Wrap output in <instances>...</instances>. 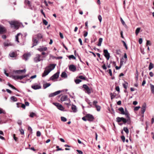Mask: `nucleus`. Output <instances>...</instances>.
I'll return each mask as SVG.
<instances>
[{"mask_svg": "<svg viewBox=\"0 0 154 154\" xmlns=\"http://www.w3.org/2000/svg\"><path fill=\"white\" fill-rule=\"evenodd\" d=\"M60 72H57L50 78V79L53 80L58 78Z\"/></svg>", "mask_w": 154, "mask_h": 154, "instance_id": "obj_7", "label": "nucleus"}, {"mask_svg": "<svg viewBox=\"0 0 154 154\" xmlns=\"http://www.w3.org/2000/svg\"><path fill=\"white\" fill-rule=\"evenodd\" d=\"M103 41V38H100L99 39V42L97 44V45L100 46L101 45V43Z\"/></svg>", "mask_w": 154, "mask_h": 154, "instance_id": "obj_33", "label": "nucleus"}, {"mask_svg": "<svg viewBox=\"0 0 154 154\" xmlns=\"http://www.w3.org/2000/svg\"><path fill=\"white\" fill-rule=\"evenodd\" d=\"M68 58L69 60H71V59H76L75 57L72 55L69 56Z\"/></svg>", "mask_w": 154, "mask_h": 154, "instance_id": "obj_40", "label": "nucleus"}, {"mask_svg": "<svg viewBox=\"0 0 154 154\" xmlns=\"http://www.w3.org/2000/svg\"><path fill=\"white\" fill-rule=\"evenodd\" d=\"M104 55L106 59L107 60H108L110 58V54L108 52L107 50L104 49L103 50Z\"/></svg>", "mask_w": 154, "mask_h": 154, "instance_id": "obj_6", "label": "nucleus"}, {"mask_svg": "<svg viewBox=\"0 0 154 154\" xmlns=\"http://www.w3.org/2000/svg\"><path fill=\"white\" fill-rule=\"evenodd\" d=\"M31 55L30 53H27L26 54H25L23 56V58L26 61L27 60L28 58Z\"/></svg>", "mask_w": 154, "mask_h": 154, "instance_id": "obj_13", "label": "nucleus"}, {"mask_svg": "<svg viewBox=\"0 0 154 154\" xmlns=\"http://www.w3.org/2000/svg\"><path fill=\"white\" fill-rule=\"evenodd\" d=\"M107 72H108V73L109 74L110 76H112V73L111 69H109L108 71H107Z\"/></svg>", "mask_w": 154, "mask_h": 154, "instance_id": "obj_47", "label": "nucleus"}, {"mask_svg": "<svg viewBox=\"0 0 154 154\" xmlns=\"http://www.w3.org/2000/svg\"><path fill=\"white\" fill-rule=\"evenodd\" d=\"M146 46H148V45H151V43L150 41L149 40H147L146 43Z\"/></svg>", "mask_w": 154, "mask_h": 154, "instance_id": "obj_53", "label": "nucleus"}, {"mask_svg": "<svg viewBox=\"0 0 154 154\" xmlns=\"http://www.w3.org/2000/svg\"><path fill=\"white\" fill-rule=\"evenodd\" d=\"M140 30V28L138 27L137 28L136 30L135 33L136 35H138Z\"/></svg>", "mask_w": 154, "mask_h": 154, "instance_id": "obj_35", "label": "nucleus"}, {"mask_svg": "<svg viewBox=\"0 0 154 154\" xmlns=\"http://www.w3.org/2000/svg\"><path fill=\"white\" fill-rule=\"evenodd\" d=\"M53 104L56 106H62V105L61 104H60L57 103H53Z\"/></svg>", "mask_w": 154, "mask_h": 154, "instance_id": "obj_51", "label": "nucleus"}, {"mask_svg": "<svg viewBox=\"0 0 154 154\" xmlns=\"http://www.w3.org/2000/svg\"><path fill=\"white\" fill-rule=\"evenodd\" d=\"M8 23L11 25V27L14 29H17L19 28L18 25V23L15 20H11L8 21Z\"/></svg>", "mask_w": 154, "mask_h": 154, "instance_id": "obj_1", "label": "nucleus"}, {"mask_svg": "<svg viewBox=\"0 0 154 154\" xmlns=\"http://www.w3.org/2000/svg\"><path fill=\"white\" fill-rule=\"evenodd\" d=\"M26 77V75H12V77L13 79H15V80L17 79H20V80H22L23 78Z\"/></svg>", "mask_w": 154, "mask_h": 154, "instance_id": "obj_5", "label": "nucleus"}, {"mask_svg": "<svg viewBox=\"0 0 154 154\" xmlns=\"http://www.w3.org/2000/svg\"><path fill=\"white\" fill-rule=\"evenodd\" d=\"M76 107V106H72V109L73 112H77V109Z\"/></svg>", "mask_w": 154, "mask_h": 154, "instance_id": "obj_34", "label": "nucleus"}, {"mask_svg": "<svg viewBox=\"0 0 154 154\" xmlns=\"http://www.w3.org/2000/svg\"><path fill=\"white\" fill-rule=\"evenodd\" d=\"M69 70L73 72H74L76 70V67L74 65H73V64L70 65L69 66Z\"/></svg>", "mask_w": 154, "mask_h": 154, "instance_id": "obj_11", "label": "nucleus"}, {"mask_svg": "<svg viewBox=\"0 0 154 154\" xmlns=\"http://www.w3.org/2000/svg\"><path fill=\"white\" fill-rule=\"evenodd\" d=\"M122 121L123 122L124 124H125L127 122H128V124H129L130 122V121L128 120L127 119H126L123 117H122Z\"/></svg>", "mask_w": 154, "mask_h": 154, "instance_id": "obj_21", "label": "nucleus"}, {"mask_svg": "<svg viewBox=\"0 0 154 154\" xmlns=\"http://www.w3.org/2000/svg\"><path fill=\"white\" fill-rule=\"evenodd\" d=\"M7 85L9 87H10L12 88L17 90L18 92H20L15 87H14L12 85H11L9 82H8Z\"/></svg>", "mask_w": 154, "mask_h": 154, "instance_id": "obj_19", "label": "nucleus"}, {"mask_svg": "<svg viewBox=\"0 0 154 154\" xmlns=\"http://www.w3.org/2000/svg\"><path fill=\"white\" fill-rule=\"evenodd\" d=\"M56 148H57V149H56V151H58L60 150H63V149L61 148H59V146H57Z\"/></svg>", "mask_w": 154, "mask_h": 154, "instance_id": "obj_57", "label": "nucleus"}, {"mask_svg": "<svg viewBox=\"0 0 154 154\" xmlns=\"http://www.w3.org/2000/svg\"><path fill=\"white\" fill-rule=\"evenodd\" d=\"M20 35H21L20 33H18L15 36V41L17 42L18 43L19 42V41L18 36Z\"/></svg>", "mask_w": 154, "mask_h": 154, "instance_id": "obj_25", "label": "nucleus"}, {"mask_svg": "<svg viewBox=\"0 0 154 154\" xmlns=\"http://www.w3.org/2000/svg\"><path fill=\"white\" fill-rule=\"evenodd\" d=\"M128 85V83L127 82H126L125 84H123V87L125 89L127 88Z\"/></svg>", "mask_w": 154, "mask_h": 154, "instance_id": "obj_45", "label": "nucleus"}, {"mask_svg": "<svg viewBox=\"0 0 154 154\" xmlns=\"http://www.w3.org/2000/svg\"><path fill=\"white\" fill-rule=\"evenodd\" d=\"M119 110L121 112V114H124L125 112L124 111V109L122 107H120L119 109Z\"/></svg>", "mask_w": 154, "mask_h": 154, "instance_id": "obj_30", "label": "nucleus"}, {"mask_svg": "<svg viewBox=\"0 0 154 154\" xmlns=\"http://www.w3.org/2000/svg\"><path fill=\"white\" fill-rule=\"evenodd\" d=\"M123 130L124 131L126 132V134H128L129 133V130L127 127H124L123 128Z\"/></svg>", "mask_w": 154, "mask_h": 154, "instance_id": "obj_36", "label": "nucleus"}, {"mask_svg": "<svg viewBox=\"0 0 154 154\" xmlns=\"http://www.w3.org/2000/svg\"><path fill=\"white\" fill-rule=\"evenodd\" d=\"M61 100L62 102L66 101H67L68 103H69V101L68 100L67 97L66 95L62 96L61 98Z\"/></svg>", "mask_w": 154, "mask_h": 154, "instance_id": "obj_12", "label": "nucleus"}, {"mask_svg": "<svg viewBox=\"0 0 154 154\" xmlns=\"http://www.w3.org/2000/svg\"><path fill=\"white\" fill-rule=\"evenodd\" d=\"M140 108V106H136L134 108V111H137Z\"/></svg>", "mask_w": 154, "mask_h": 154, "instance_id": "obj_61", "label": "nucleus"}, {"mask_svg": "<svg viewBox=\"0 0 154 154\" xmlns=\"http://www.w3.org/2000/svg\"><path fill=\"white\" fill-rule=\"evenodd\" d=\"M121 139L122 140L123 142H124L125 141V137L124 135L122 136H121Z\"/></svg>", "mask_w": 154, "mask_h": 154, "instance_id": "obj_52", "label": "nucleus"}, {"mask_svg": "<svg viewBox=\"0 0 154 154\" xmlns=\"http://www.w3.org/2000/svg\"><path fill=\"white\" fill-rule=\"evenodd\" d=\"M48 69H47V70H45L44 71V73L42 74V76L44 77L47 75L48 74V73L50 72Z\"/></svg>", "mask_w": 154, "mask_h": 154, "instance_id": "obj_20", "label": "nucleus"}, {"mask_svg": "<svg viewBox=\"0 0 154 154\" xmlns=\"http://www.w3.org/2000/svg\"><path fill=\"white\" fill-rule=\"evenodd\" d=\"M13 138H14V140L16 141H17V139H18V138L17 137H15V134H13Z\"/></svg>", "mask_w": 154, "mask_h": 154, "instance_id": "obj_54", "label": "nucleus"}, {"mask_svg": "<svg viewBox=\"0 0 154 154\" xmlns=\"http://www.w3.org/2000/svg\"><path fill=\"white\" fill-rule=\"evenodd\" d=\"M38 34H37L36 35H34L33 36L32 38V46L31 47V48L33 47L34 46H36L38 43Z\"/></svg>", "mask_w": 154, "mask_h": 154, "instance_id": "obj_2", "label": "nucleus"}, {"mask_svg": "<svg viewBox=\"0 0 154 154\" xmlns=\"http://www.w3.org/2000/svg\"><path fill=\"white\" fill-rule=\"evenodd\" d=\"M41 52V56H42V57H45L48 55L46 53V52H45L44 51H42ZM40 55H39V61H40L41 60L40 59Z\"/></svg>", "mask_w": 154, "mask_h": 154, "instance_id": "obj_22", "label": "nucleus"}, {"mask_svg": "<svg viewBox=\"0 0 154 154\" xmlns=\"http://www.w3.org/2000/svg\"><path fill=\"white\" fill-rule=\"evenodd\" d=\"M51 84L50 83H46L43 84V88L46 89L51 85Z\"/></svg>", "mask_w": 154, "mask_h": 154, "instance_id": "obj_18", "label": "nucleus"}, {"mask_svg": "<svg viewBox=\"0 0 154 154\" xmlns=\"http://www.w3.org/2000/svg\"><path fill=\"white\" fill-rule=\"evenodd\" d=\"M79 78L80 79H83V80H85V77L82 76V75H80L79 76Z\"/></svg>", "mask_w": 154, "mask_h": 154, "instance_id": "obj_60", "label": "nucleus"}, {"mask_svg": "<svg viewBox=\"0 0 154 154\" xmlns=\"http://www.w3.org/2000/svg\"><path fill=\"white\" fill-rule=\"evenodd\" d=\"M83 88H84V91H85V92L88 94L91 93L92 88H89L86 85L84 84L83 85Z\"/></svg>", "mask_w": 154, "mask_h": 154, "instance_id": "obj_3", "label": "nucleus"}, {"mask_svg": "<svg viewBox=\"0 0 154 154\" xmlns=\"http://www.w3.org/2000/svg\"><path fill=\"white\" fill-rule=\"evenodd\" d=\"M47 49V48L46 47L44 46H40L39 48V51L40 52L44 51H46Z\"/></svg>", "mask_w": 154, "mask_h": 154, "instance_id": "obj_16", "label": "nucleus"}, {"mask_svg": "<svg viewBox=\"0 0 154 154\" xmlns=\"http://www.w3.org/2000/svg\"><path fill=\"white\" fill-rule=\"evenodd\" d=\"M122 65V61H121L120 62V66H116V69L118 70V69H120Z\"/></svg>", "mask_w": 154, "mask_h": 154, "instance_id": "obj_38", "label": "nucleus"}, {"mask_svg": "<svg viewBox=\"0 0 154 154\" xmlns=\"http://www.w3.org/2000/svg\"><path fill=\"white\" fill-rule=\"evenodd\" d=\"M56 64H51L49 65L47 67V69L50 71H51L55 68Z\"/></svg>", "mask_w": 154, "mask_h": 154, "instance_id": "obj_9", "label": "nucleus"}, {"mask_svg": "<svg viewBox=\"0 0 154 154\" xmlns=\"http://www.w3.org/2000/svg\"><path fill=\"white\" fill-rule=\"evenodd\" d=\"M29 81L30 82H31V81H32V80H31L30 79H27L25 81H21L20 82L22 83H26V81H29Z\"/></svg>", "mask_w": 154, "mask_h": 154, "instance_id": "obj_49", "label": "nucleus"}, {"mask_svg": "<svg viewBox=\"0 0 154 154\" xmlns=\"http://www.w3.org/2000/svg\"><path fill=\"white\" fill-rule=\"evenodd\" d=\"M6 29L3 26L0 25V34H2L4 32H6Z\"/></svg>", "mask_w": 154, "mask_h": 154, "instance_id": "obj_8", "label": "nucleus"}, {"mask_svg": "<svg viewBox=\"0 0 154 154\" xmlns=\"http://www.w3.org/2000/svg\"><path fill=\"white\" fill-rule=\"evenodd\" d=\"M120 19L121 21L122 24V25H124V26H126V24L125 23V22L123 20L122 18L121 17Z\"/></svg>", "mask_w": 154, "mask_h": 154, "instance_id": "obj_41", "label": "nucleus"}, {"mask_svg": "<svg viewBox=\"0 0 154 154\" xmlns=\"http://www.w3.org/2000/svg\"><path fill=\"white\" fill-rule=\"evenodd\" d=\"M126 112H125V114L124 115H125L126 117L127 118V119L131 121L130 118L129 116V114L128 113V111L126 110V109L125 108Z\"/></svg>", "mask_w": 154, "mask_h": 154, "instance_id": "obj_17", "label": "nucleus"}, {"mask_svg": "<svg viewBox=\"0 0 154 154\" xmlns=\"http://www.w3.org/2000/svg\"><path fill=\"white\" fill-rule=\"evenodd\" d=\"M29 103L27 101L25 102V104L22 103L20 106H29Z\"/></svg>", "mask_w": 154, "mask_h": 154, "instance_id": "obj_43", "label": "nucleus"}, {"mask_svg": "<svg viewBox=\"0 0 154 154\" xmlns=\"http://www.w3.org/2000/svg\"><path fill=\"white\" fill-rule=\"evenodd\" d=\"M61 76L62 78H66L67 77V75L66 73L64 72H62L61 75Z\"/></svg>", "mask_w": 154, "mask_h": 154, "instance_id": "obj_23", "label": "nucleus"}, {"mask_svg": "<svg viewBox=\"0 0 154 154\" xmlns=\"http://www.w3.org/2000/svg\"><path fill=\"white\" fill-rule=\"evenodd\" d=\"M150 85L151 92L152 94H154V85L151 84H150Z\"/></svg>", "mask_w": 154, "mask_h": 154, "instance_id": "obj_29", "label": "nucleus"}, {"mask_svg": "<svg viewBox=\"0 0 154 154\" xmlns=\"http://www.w3.org/2000/svg\"><path fill=\"white\" fill-rule=\"evenodd\" d=\"M17 123L18 125H21L22 124V122L21 120H18L17 121Z\"/></svg>", "mask_w": 154, "mask_h": 154, "instance_id": "obj_64", "label": "nucleus"}, {"mask_svg": "<svg viewBox=\"0 0 154 154\" xmlns=\"http://www.w3.org/2000/svg\"><path fill=\"white\" fill-rule=\"evenodd\" d=\"M35 115V113L34 112H31L30 113V114L29 115V116L31 117H33Z\"/></svg>", "mask_w": 154, "mask_h": 154, "instance_id": "obj_59", "label": "nucleus"}, {"mask_svg": "<svg viewBox=\"0 0 154 154\" xmlns=\"http://www.w3.org/2000/svg\"><path fill=\"white\" fill-rule=\"evenodd\" d=\"M122 42L123 44V45H124V46L125 47V48H126V49H128V47H127V45L126 44V43H125V42L124 41H122Z\"/></svg>", "mask_w": 154, "mask_h": 154, "instance_id": "obj_58", "label": "nucleus"}, {"mask_svg": "<svg viewBox=\"0 0 154 154\" xmlns=\"http://www.w3.org/2000/svg\"><path fill=\"white\" fill-rule=\"evenodd\" d=\"M3 45L5 47H8L12 45L11 43H8L7 42H4L3 43Z\"/></svg>", "mask_w": 154, "mask_h": 154, "instance_id": "obj_31", "label": "nucleus"}, {"mask_svg": "<svg viewBox=\"0 0 154 154\" xmlns=\"http://www.w3.org/2000/svg\"><path fill=\"white\" fill-rule=\"evenodd\" d=\"M142 38H140L139 40V44H141L142 43Z\"/></svg>", "mask_w": 154, "mask_h": 154, "instance_id": "obj_63", "label": "nucleus"}, {"mask_svg": "<svg viewBox=\"0 0 154 154\" xmlns=\"http://www.w3.org/2000/svg\"><path fill=\"white\" fill-rule=\"evenodd\" d=\"M9 56L12 58H15L16 57L17 55L15 52L12 51L11 52L9 53Z\"/></svg>", "mask_w": 154, "mask_h": 154, "instance_id": "obj_15", "label": "nucleus"}, {"mask_svg": "<svg viewBox=\"0 0 154 154\" xmlns=\"http://www.w3.org/2000/svg\"><path fill=\"white\" fill-rule=\"evenodd\" d=\"M26 71V69H24L22 70H17L15 71V72L16 73H17L18 74H20L21 73H25Z\"/></svg>", "mask_w": 154, "mask_h": 154, "instance_id": "obj_14", "label": "nucleus"}, {"mask_svg": "<svg viewBox=\"0 0 154 154\" xmlns=\"http://www.w3.org/2000/svg\"><path fill=\"white\" fill-rule=\"evenodd\" d=\"M121 51L119 50H116V53L118 55H120L121 54Z\"/></svg>", "mask_w": 154, "mask_h": 154, "instance_id": "obj_50", "label": "nucleus"}, {"mask_svg": "<svg viewBox=\"0 0 154 154\" xmlns=\"http://www.w3.org/2000/svg\"><path fill=\"white\" fill-rule=\"evenodd\" d=\"M11 100L13 102H16L17 101V98L15 96H13L11 97Z\"/></svg>", "mask_w": 154, "mask_h": 154, "instance_id": "obj_26", "label": "nucleus"}, {"mask_svg": "<svg viewBox=\"0 0 154 154\" xmlns=\"http://www.w3.org/2000/svg\"><path fill=\"white\" fill-rule=\"evenodd\" d=\"M86 117L87 119V120L90 122H92L94 119V116L90 114H87L86 115Z\"/></svg>", "mask_w": 154, "mask_h": 154, "instance_id": "obj_4", "label": "nucleus"}, {"mask_svg": "<svg viewBox=\"0 0 154 154\" xmlns=\"http://www.w3.org/2000/svg\"><path fill=\"white\" fill-rule=\"evenodd\" d=\"M24 2L26 4H27L29 5L30 4V2L28 0H25Z\"/></svg>", "mask_w": 154, "mask_h": 154, "instance_id": "obj_48", "label": "nucleus"}, {"mask_svg": "<svg viewBox=\"0 0 154 154\" xmlns=\"http://www.w3.org/2000/svg\"><path fill=\"white\" fill-rule=\"evenodd\" d=\"M82 81L79 79H77L75 80V82L76 84H78L81 82Z\"/></svg>", "mask_w": 154, "mask_h": 154, "instance_id": "obj_42", "label": "nucleus"}, {"mask_svg": "<svg viewBox=\"0 0 154 154\" xmlns=\"http://www.w3.org/2000/svg\"><path fill=\"white\" fill-rule=\"evenodd\" d=\"M31 88L34 90H37L38 89V85H33L31 86Z\"/></svg>", "mask_w": 154, "mask_h": 154, "instance_id": "obj_24", "label": "nucleus"}, {"mask_svg": "<svg viewBox=\"0 0 154 154\" xmlns=\"http://www.w3.org/2000/svg\"><path fill=\"white\" fill-rule=\"evenodd\" d=\"M61 92L60 91H58L54 92L50 94L49 95V97H53L59 94Z\"/></svg>", "mask_w": 154, "mask_h": 154, "instance_id": "obj_10", "label": "nucleus"}, {"mask_svg": "<svg viewBox=\"0 0 154 154\" xmlns=\"http://www.w3.org/2000/svg\"><path fill=\"white\" fill-rule=\"evenodd\" d=\"M153 67V64L151 63H149V70H150Z\"/></svg>", "mask_w": 154, "mask_h": 154, "instance_id": "obj_37", "label": "nucleus"}, {"mask_svg": "<svg viewBox=\"0 0 154 154\" xmlns=\"http://www.w3.org/2000/svg\"><path fill=\"white\" fill-rule=\"evenodd\" d=\"M34 61L35 62L37 63L38 61V56H37L34 59Z\"/></svg>", "mask_w": 154, "mask_h": 154, "instance_id": "obj_46", "label": "nucleus"}, {"mask_svg": "<svg viewBox=\"0 0 154 154\" xmlns=\"http://www.w3.org/2000/svg\"><path fill=\"white\" fill-rule=\"evenodd\" d=\"M138 75H139L138 72L137 70V69H136V72L135 77V79L136 81H137L138 80Z\"/></svg>", "mask_w": 154, "mask_h": 154, "instance_id": "obj_27", "label": "nucleus"}, {"mask_svg": "<svg viewBox=\"0 0 154 154\" xmlns=\"http://www.w3.org/2000/svg\"><path fill=\"white\" fill-rule=\"evenodd\" d=\"M97 111H100L101 107L100 106H95Z\"/></svg>", "mask_w": 154, "mask_h": 154, "instance_id": "obj_55", "label": "nucleus"}, {"mask_svg": "<svg viewBox=\"0 0 154 154\" xmlns=\"http://www.w3.org/2000/svg\"><path fill=\"white\" fill-rule=\"evenodd\" d=\"M43 21V23L45 25H47L48 24V22L46 20L44 19Z\"/></svg>", "mask_w": 154, "mask_h": 154, "instance_id": "obj_56", "label": "nucleus"}, {"mask_svg": "<svg viewBox=\"0 0 154 154\" xmlns=\"http://www.w3.org/2000/svg\"><path fill=\"white\" fill-rule=\"evenodd\" d=\"M146 110V106H142V107L141 108V113L142 114H143L142 116H143L144 113Z\"/></svg>", "mask_w": 154, "mask_h": 154, "instance_id": "obj_28", "label": "nucleus"}, {"mask_svg": "<svg viewBox=\"0 0 154 154\" xmlns=\"http://www.w3.org/2000/svg\"><path fill=\"white\" fill-rule=\"evenodd\" d=\"M61 119L62 121L63 122H65L67 121V119L66 118L63 116L61 117Z\"/></svg>", "mask_w": 154, "mask_h": 154, "instance_id": "obj_44", "label": "nucleus"}, {"mask_svg": "<svg viewBox=\"0 0 154 154\" xmlns=\"http://www.w3.org/2000/svg\"><path fill=\"white\" fill-rule=\"evenodd\" d=\"M122 117H117L116 118V121L118 122H120L122 121Z\"/></svg>", "mask_w": 154, "mask_h": 154, "instance_id": "obj_39", "label": "nucleus"}, {"mask_svg": "<svg viewBox=\"0 0 154 154\" xmlns=\"http://www.w3.org/2000/svg\"><path fill=\"white\" fill-rule=\"evenodd\" d=\"M98 19L100 22H101L102 21V18L100 15H99L98 16Z\"/></svg>", "mask_w": 154, "mask_h": 154, "instance_id": "obj_62", "label": "nucleus"}, {"mask_svg": "<svg viewBox=\"0 0 154 154\" xmlns=\"http://www.w3.org/2000/svg\"><path fill=\"white\" fill-rule=\"evenodd\" d=\"M57 108L59 110L63 111H66V110H64V108L63 107V106H57Z\"/></svg>", "mask_w": 154, "mask_h": 154, "instance_id": "obj_32", "label": "nucleus"}]
</instances>
